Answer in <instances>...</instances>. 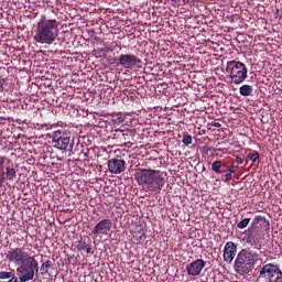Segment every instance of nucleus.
Returning a JSON list of instances; mask_svg holds the SVG:
<instances>
[{
	"mask_svg": "<svg viewBox=\"0 0 282 282\" xmlns=\"http://www.w3.org/2000/svg\"><path fill=\"white\" fill-rule=\"evenodd\" d=\"M227 72L235 85H241L248 78V67L240 61L227 62Z\"/></svg>",
	"mask_w": 282,
	"mask_h": 282,
	"instance_id": "obj_5",
	"label": "nucleus"
},
{
	"mask_svg": "<svg viewBox=\"0 0 282 282\" xmlns=\"http://www.w3.org/2000/svg\"><path fill=\"white\" fill-rule=\"evenodd\" d=\"M249 224H250V218H245L237 224V228H239V230H243V228H248Z\"/></svg>",
	"mask_w": 282,
	"mask_h": 282,
	"instance_id": "obj_24",
	"label": "nucleus"
},
{
	"mask_svg": "<svg viewBox=\"0 0 282 282\" xmlns=\"http://www.w3.org/2000/svg\"><path fill=\"white\" fill-rule=\"evenodd\" d=\"M228 170H221L220 169V172H218V174H221V173H227Z\"/></svg>",
	"mask_w": 282,
	"mask_h": 282,
	"instance_id": "obj_33",
	"label": "nucleus"
},
{
	"mask_svg": "<svg viewBox=\"0 0 282 282\" xmlns=\"http://www.w3.org/2000/svg\"><path fill=\"white\" fill-rule=\"evenodd\" d=\"M166 172L160 170L139 167L135 170L134 180L139 186L147 188L154 195H160L166 185Z\"/></svg>",
	"mask_w": 282,
	"mask_h": 282,
	"instance_id": "obj_1",
	"label": "nucleus"
},
{
	"mask_svg": "<svg viewBox=\"0 0 282 282\" xmlns=\"http://www.w3.org/2000/svg\"><path fill=\"white\" fill-rule=\"evenodd\" d=\"M205 268L206 261L204 259H196L195 261L187 263L185 270L188 276H199Z\"/></svg>",
	"mask_w": 282,
	"mask_h": 282,
	"instance_id": "obj_12",
	"label": "nucleus"
},
{
	"mask_svg": "<svg viewBox=\"0 0 282 282\" xmlns=\"http://www.w3.org/2000/svg\"><path fill=\"white\" fill-rule=\"evenodd\" d=\"M58 36V20L47 19V15L42 14L35 26L34 41L42 45H52Z\"/></svg>",
	"mask_w": 282,
	"mask_h": 282,
	"instance_id": "obj_3",
	"label": "nucleus"
},
{
	"mask_svg": "<svg viewBox=\"0 0 282 282\" xmlns=\"http://www.w3.org/2000/svg\"><path fill=\"white\" fill-rule=\"evenodd\" d=\"M7 279H10L9 282H19V278L14 275V270L8 271H1L0 272V281H6Z\"/></svg>",
	"mask_w": 282,
	"mask_h": 282,
	"instance_id": "obj_17",
	"label": "nucleus"
},
{
	"mask_svg": "<svg viewBox=\"0 0 282 282\" xmlns=\"http://www.w3.org/2000/svg\"><path fill=\"white\" fill-rule=\"evenodd\" d=\"M132 232H144V227H142V225H135L134 230L131 231Z\"/></svg>",
	"mask_w": 282,
	"mask_h": 282,
	"instance_id": "obj_27",
	"label": "nucleus"
},
{
	"mask_svg": "<svg viewBox=\"0 0 282 282\" xmlns=\"http://www.w3.org/2000/svg\"><path fill=\"white\" fill-rule=\"evenodd\" d=\"M230 180H232V173H227L225 174V182H230Z\"/></svg>",
	"mask_w": 282,
	"mask_h": 282,
	"instance_id": "obj_29",
	"label": "nucleus"
},
{
	"mask_svg": "<svg viewBox=\"0 0 282 282\" xmlns=\"http://www.w3.org/2000/svg\"><path fill=\"white\" fill-rule=\"evenodd\" d=\"M131 235L137 245L144 243L147 239V232H132Z\"/></svg>",
	"mask_w": 282,
	"mask_h": 282,
	"instance_id": "obj_19",
	"label": "nucleus"
},
{
	"mask_svg": "<svg viewBox=\"0 0 282 282\" xmlns=\"http://www.w3.org/2000/svg\"><path fill=\"white\" fill-rule=\"evenodd\" d=\"M17 180V169L12 160L6 155H0V188H3L6 182H14Z\"/></svg>",
	"mask_w": 282,
	"mask_h": 282,
	"instance_id": "obj_6",
	"label": "nucleus"
},
{
	"mask_svg": "<svg viewBox=\"0 0 282 282\" xmlns=\"http://www.w3.org/2000/svg\"><path fill=\"white\" fill-rule=\"evenodd\" d=\"M28 257H30V253L21 247L12 248L7 253L9 263L18 267L25 263L28 261Z\"/></svg>",
	"mask_w": 282,
	"mask_h": 282,
	"instance_id": "obj_9",
	"label": "nucleus"
},
{
	"mask_svg": "<svg viewBox=\"0 0 282 282\" xmlns=\"http://www.w3.org/2000/svg\"><path fill=\"white\" fill-rule=\"evenodd\" d=\"M126 166L127 162L122 159H110L108 161V169L115 175H120V173L124 172Z\"/></svg>",
	"mask_w": 282,
	"mask_h": 282,
	"instance_id": "obj_14",
	"label": "nucleus"
},
{
	"mask_svg": "<svg viewBox=\"0 0 282 282\" xmlns=\"http://www.w3.org/2000/svg\"><path fill=\"white\" fill-rule=\"evenodd\" d=\"M257 228L270 229V221L263 216H256L250 227L245 231L243 241L249 246H253L252 250L261 251V238L259 237V230Z\"/></svg>",
	"mask_w": 282,
	"mask_h": 282,
	"instance_id": "obj_4",
	"label": "nucleus"
},
{
	"mask_svg": "<svg viewBox=\"0 0 282 282\" xmlns=\"http://www.w3.org/2000/svg\"><path fill=\"white\" fill-rule=\"evenodd\" d=\"M75 248L78 252L85 251L86 254H94V251L91 250V243H87L85 240H83V238L76 242Z\"/></svg>",
	"mask_w": 282,
	"mask_h": 282,
	"instance_id": "obj_16",
	"label": "nucleus"
},
{
	"mask_svg": "<svg viewBox=\"0 0 282 282\" xmlns=\"http://www.w3.org/2000/svg\"><path fill=\"white\" fill-rule=\"evenodd\" d=\"M236 162L237 164H243V159H241V156H237Z\"/></svg>",
	"mask_w": 282,
	"mask_h": 282,
	"instance_id": "obj_30",
	"label": "nucleus"
},
{
	"mask_svg": "<svg viewBox=\"0 0 282 282\" xmlns=\"http://www.w3.org/2000/svg\"><path fill=\"white\" fill-rule=\"evenodd\" d=\"M239 91H240V96L248 97V96H252L253 88L250 85H242L239 88Z\"/></svg>",
	"mask_w": 282,
	"mask_h": 282,
	"instance_id": "obj_20",
	"label": "nucleus"
},
{
	"mask_svg": "<svg viewBox=\"0 0 282 282\" xmlns=\"http://www.w3.org/2000/svg\"><path fill=\"white\" fill-rule=\"evenodd\" d=\"M235 257H237V245L232 241L226 242L224 248V261H226V263H232Z\"/></svg>",
	"mask_w": 282,
	"mask_h": 282,
	"instance_id": "obj_15",
	"label": "nucleus"
},
{
	"mask_svg": "<svg viewBox=\"0 0 282 282\" xmlns=\"http://www.w3.org/2000/svg\"><path fill=\"white\" fill-rule=\"evenodd\" d=\"M118 47V43L113 42L109 46H106L107 52H113Z\"/></svg>",
	"mask_w": 282,
	"mask_h": 282,
	"instance_id": "obj_26",
	"label": "nucleus"
},
{
	"mask_svg": "<svg viewBox=\"0 0 282 282\" xmlns=\"http://www.w3.org/2000/svg\"><path fill=\"white\" fill-rule=\"evenodd\" d=\"M262 252L251 247L241 249L236 257L234 262L235 272L239 274V276H245V274H250L254 267L260 263H263V258H261Z\"/></svg>",
	"mask_w": 282,
	"mask_h": 282,
	"instance_id": "obj_2",
	"label": "nucleus"
},
{
	"mask_svg": "<svg viewBox=\"0 0 282 282\" xmlns=\"http://www.w3.org/2000/svg\"><path fill=\"white\" fill-rule=\"evenodd\" d=\"M212 127H216V129H219L221 127L220 122H213Z\"/></svg>",
	"mask_w": 282,
	"mask_h": 282,
	"instance_id": "obj_31",
	"label": "nucleus"
},
{
	"mask_svg": "<svg viewBox=\"0 0 282 282\" xmlns=\"http://www.w3.org/2000/svg\"><path fill=\"white\" fill-rule=\"evenodd\" d=\"M50 268H54V261L52 260H46L42 265L40 267V272L42 276H50Z\"/></svg>",
	"mask_w": 282,
	"mask_h": 282,
	"instance_id": "obj_18",
	"label": "nucleus"
},
{
	"mask_svg": "<svg viewBox=\"0 0 282 282\" xmlns=\"http://www.w3.org/2000/svg\"><path fill=\"white\" fill-rule=\"evenodd\" d=\"M259 279H264L265 282H282L281 265L267 263L259 271Z\"/></svg>",
	"mask_w": 282,
	"mask_h": 282,
	"instance_id": "obj_8",
	"label": "nucleus"
},
{
	"mask_svg": "<svg viewBox=\"0 0 282 282\" xmlns=\"http://www.w3.org/2000/svg\"><path fill=\"white\" fill-rule=\"evenodd\" d=\"M182 142L185 144V147H188V144H193V137L186 133L183 135Z\"/></svg>",
	"mask_w": 282,
	"mask_h": 282,
	"instance_id": "obj_25",
	"label": "nucleus"
},
{
	"mask_svg": "<svg viewBox=\"0 0 282 282\" xmlns=\"http://www.w3.org/2000/svg\"><path fill=\"white\" fill-rule=\"evenodd\" d=\"M118 65L123 67V69H133L142 65V59L133 54H121L118 58Z\"/></svg>",
	"mask_w": 282,
	"mask_h": 282,
	"instance_id": "obj_10",
	"label": "nucleus"
},
{
	"mask_svg": "<svg viewBox=\"0 0 282 282\" xmlns=\"http://www.w3.org/2000/svg\"><path fill=\"white\" fill-rule=\"evenodd\" d=\"M228 171L230 173H237V171H239V166L238 165H231L230 169H228Z\"/></svg>",
	"mask_w": 282,
	"mask_h": 282,
	"instance_id": "obj_28",
	"label": "nucleus"
},
{
	"mask_svg": "<svg viewBox=\"0 0 282 282\" xmlns=\"http://www.w3.org/2000/svg\"><path fill=\"white\" fill-rule=\"evenodd\" d=\"M3 89V80L0 79V91Z\"/></svg>",
	"mask_w": 282,
	"mask_h": 282,
	"instance_id": "obj_32",
	"label": "nucleus"
},
{
	"mask_svg": "<svg viewBox=\"0 0 282 282\" xmlns=\"http://www.w3.org/2000/svg\"><path fill=\"white\" fill-rule=\"evenodd\" d=\"M111 226H112L111 219L104 218L95 225L91 232L93 235H95V237L109 235V232H111Z\"/></svg>",
	"mask_w": 282,
	"mask_h": 282,
	"instance_id": "obj_13",
	"label": "nucleus"
},
{
	"mask_svg": "<svg viewBox=\"0 0 282 282\" xmlns=\"http://www.w3.org/2000/svg\"><path fill=\"white\" fill-rule=\"evenodd\" d=\"M221 166H223L221 161H215L212 164V171H214V173H221Z\"/></svg>",
	"mask_w": 282,
	"mask_h": 282,
	"instance_id": "obj_23",
	"label": "nucleus"
},
{
	"mask_svg": "<svg viewBox=\"0 0 282 282\" xmlns=\"http://www.w3.org/2000/svg\"><path fill=\"white\" fill-rule=\"evenodd\" d=\"M25 263L31 267V270H33V272H39V262L36 261V259H34V257L29 256Z\"/></svg>",
	"mask_w": 282,
	"mask_h": 282,
	"instance_id": "obj_21",
	"label": "nucleus"
},
{
	"mask_svg": "<svg viewBox=\"0 0 282 282\" xmlns=\"http://www.w3.org/2000/svg\"><path fill=\"white\" fill-rule=\"evenodd\" d=\"M15 272L19 274V282H28L34 280V270L28 262H23L22 264L18 265Z\"/></svg>",
	"mask_w": 282,
	"mask_h": 282,
	"instance_id": "obj_11",
	"label": "nucleus"
},
{
	"mask_svg": "<svg viewBox=\"0 0 282 282\" xmlns=\"http://www.w3.org/2000/svg\"><path fill=\"white\" fill-rule=\"evenodd\" d=\"M261 154L258 151H252L247 154V160H251V162H257Z\"/></svg>",
	"mask_w": 282,
	"mask_h": 282,
	"instance_id": "obj_22",
	"label": "nucleus"
},
{
	"mask_svg": "<svg viewBox=\"0 0 282 282\" xmlns=\"http://www.w3.org/2000/svg\"><path fill=\"white\" fill-rule=\"evenodd\" d=\"M52 144L58 151H74V140L65 130H56L52 134Z\"/></svg>",
	"mask_w": 282,
	"mask_h": 282,
	"instance_id": "obj_7",
	"label": "nucleus"
}]
</instances>
